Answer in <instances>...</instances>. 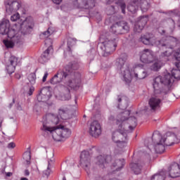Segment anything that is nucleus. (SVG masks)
<instances>
[{
	"label": "nucleus",
	"mask_w": 180,
	"mask_h": 180,
	"mask_svg": "<svg viewBox=\"0 0 180 180\" xmlns=\"http://www.w3.org/2000/svg\"><path fill=\"white\" fill-rule=\"evenodd\" d=\"M134 0L131 2L127 7L129 12L131 13H136L137 10L139 9V5L141 6V9L142 12H147L150 8V4L147 1V0Z\"/></svg>",
	"instance_id": "11"
},
{
	"label": "nucleus",
	"mask_w": 180,
	"mask_h": 180,
	"mask_svg": "<svg viewBox=\"0 0 180 180\" xmlns=\"http://www.w3.org/2000/svg\"><path fill=\"white\" fill-rule=\"evenodd\" d=\"M78 68H79L78 63L67 65L65 68L59 70L57 74L50 79V84L57 85V84L63 82V79L67 78L63 84L60 86L66 90L68 94L67 97L63 98V101H68V99L71 98L70 95V89L77 90L81 86V73L74 72L75 70H78Z\"/></svg>",
	"instance_id": "2"
},
{
	"label": "nucleus",
	"mask_w": 180,
	"mask_h": 180,
	"mask_svg": "<svg viewBox=\"0 0 180 180\" xmlns=\"http://www.w3.org/2000/svg\"><path fill=\"white\" fill-rule=\"evenodd\" d=\"M179 27H180V20H179Z\"/></svg>",
	"instance_id": "52"
},
{
	"label": "nucleus",
	"mask_w": 180,
	"mask_h": 180,
	"mask_svg": "<svg viewBox=\"0 0 180 180\" xmlns=\"http://www.w3.org/2000/svg\"><path fill=\"white\" fill-rule=\"evenodd\" d=\"M22 157H23V160H25L27 165H30V160L32 159L30 151H26L23 154Z\"/></svg>",
	"instance_id": "29"
},
{
	"label": "nucleus",
	"mask_w": 180,
	"mask_h": 180,
	"mask_svg": "<svg viewBox=\"0 0 180 180\" xmlns=\"http://www.w3.org/2000/svg\"><path fill=\"white\" fill-rule=\"evenodd\" d=\"M20 180H29V179L27 178H26V177H22L20 179Z\"/></svg>",
	"instance_id": "47"
},
{
	"label": "nucleus",
	"mask_w": 180,
	"mask_h": 180,
	"mask_svg": "<svg viewBox=\"0 0 180 180\" xmlns=\"http://www.w3.org/2000/svg\"><path fill=\"white\" fill-rule=\"evenodd\" d=\"M120 8H121V9H122V13H126V11L124 10V9H126V4H124V2H122V3H121L120 4Z\"/></svg>",
	"instance_id": "37"
},
{
	"label": "nucleus",
	"mask_w": 180,
	"mask_h": 180,
	"mask_svg": "<svg viewBox=\"0 0 180 180\" xmlns=\"http://www.w3.org/2000/svg\"><path fill=\"white\" fill-rule=\"evenodd\" d=\"M140 40L143 44H146V46H158V47H165L166 46L167 50L162 52L160 56V60L163 63L168 61V60H169V57L172 56L174 50L172 49V46H169L168 45V41L172 40V37H167L165 41H157L154 35L152 34H146L141 36Z\"/></svg>",
	"instance_id": "6"
},
{
	"label": "nucleus",
	"mask_w": 180,
	"mask_h": 180,
	"mask_svg": "<svg viewBox=\"0 0 180 180\" xmlns=\"http://www.w3.org/2000/svg\"><path fill=\"white\" fill-rule=\"evenodd\" d=\"M102 43L103 44V56H105V57H107V56L112 54V53H113V51L116 50V47H117L116 38H114L111 40L108 38L105 41H103Z\"/></svg>",
	"instance_id": "13"
},
{
	"label": "nucleus",
	"mask_w": 180,
	"mask_h": 180,
	"mask_svg": "<svg viewBox=\"0 0 180 180\" xmlns=\"http://www.w3.org/2000/svg\"><path fill=\"white\" fill-rule=\"evenodd\" d=\"M163 65L164 62L161 59H158L150 66V70L151 71H160Z\"/></svg>",
	"instance_id": "25"
},
{
	"label": "nucleus",
	"mask_w": 180,
	"mask_h": 180,
	"mask_svg": "<svg viewBox=\"0 0 180 180\" xmlns=\"http://www.w3.org/2000/svg\"><path fill=\"white\" fill-rule=\"evenodd\" d=\"M30 172H29V170H25V175H26V176H29V175H30Z\"/></svg>",
	"instance_id": "44"
},
{
	"label": "nucleus",
	"mask_w": 180,
	"mask_h": 180,
	"mask_svg": "<svg viewBox=\"0 0 180 180\" xmlns=\"http://www.w3.org/2000/svg\"><path fill=\"white\" fill-rule=\"evenodd\" d=\"M34 92V87L30 86L27 91V95H29V96H32V95H33Z\"/></svg>",
	"instance_id": "36"
},
{
	"label": "nucleus",
	"mask_w": 180,
	"mask_h": 180,
	"mask_svg": "<svg viewBox=\"0 0 180 180\" xmlns=\"http://www.w3.org/2000/svg\"><path fill=\"white\" fill-rule=\"evenodd\" d=\"M7 147H8V148H15V147H16V145L15 144V143L11 142L8 144Z\"/></svg>",
	"instance_id": "40"
},
{
	"label": "nucleus",
	"mask_w": 180,
	"mask_h": 180,
	"mask_svg": "<svg viewBox=\"0 0 180 180\" xmlns=\"http://www.w3.org/2000/svg\"><path fill=\"white\" fill-rule=\"evenodd\" d=\"M126 61H127V55L126 53H124L122 58L117 59L116 61V65L118 70H120V73L123 78V81L126 84H130L131 79L140 81L148 76V74L146 71H142L140 74L137 72L139 68H143V65L138 64L136 65L135 70H130V65Z\"/></svg>",
	"instance_id": "5"
},
{
	"label": "nucleus",
	"mask_w": 180,
	"mask_h": 180,
	"mask_svg": "<svg viewBox=\"0 0 180 180\" xmlns=\"http://www.w3.org/2000/svg\"><path fill=\"white\" fill-rule=\"evenodd\" d=\"M10 108H12V104H10Z\"/></svg>",
	"instance_id": "51"
},
{
	"label": "nucleus",
	"mask_w": 180,
	"mask_h": 180,
	"mask_svg": "<svg viewBox=\"0 0 180 180\" xmlns=\"http://www.w3.org/2000/svg\"><path fill=\"white\" fill-rule=\"evenodd\" d=\"M130 30V27H129V25L127 22L124 21H121L120 22H117L116 24H114L111 26L110 31L111 33H113V34H123V33H127Z\"/></svg>",
	"instance_id": "12"
},
{
	"label": "nucleus",
	"mask_w": 180,
	"mask_h": 180,
	"mask_svg": "<svg viewBox=\"0 0 180 180\" xmlns=\"http://www.w3.org/2000/svg\"><path fill=\"white\" fill-rule=\"evenodd\" d=\"M51 96L52 94L50 87H44L41 89L40 93L37 98L38 102H47Z\"/></svg>",
	"instance_id": "17"
},
{
	"label": "nucleus",
	"mask_w": 180,
	"mask_h": 180,
	"mask_svg": "<svg viewBox=\"0 0 180 180\" xmlns=\"http://www.w3.org/2000/svg\"><path fill=\"white\" fill-rule=\"evenodd\" d=\"M73 4L77 8H84L88 5V1L86 0H73Z\"/></svg>",
	"instance_id": "28"
},
{
	"label": "nucleus",
	"mask_w": 180,
	"mask_h": 180,
	"mask_svg": "<svg viewBox=\"0 0 180 180\" xmlns=\"http://www.w3.org/2000/svg\"><path fill=\"white\" fill-rule=\"evenodd\" d=\"M28 80L32 85L36 84V74L34 73H30L28 75Z\"/></svg>",
	"instance_id": "32"
},
{
	"label": "nucleus",
	"mask_w": 180,
	"mask_h": 180,
	"mask_svg": "<svg viewBox=\"0 0 180 180\" xmlns=\"http://www.w3.org/2000/svg\"><path fill=\"white\" fill-rule=\"evenodd\" d=\"M129 167L131 169V171H133V172H134V174L136 175H139V174H141V165H139L137 163H131L129 165Z\"/></svg>",
	"instance_id": "26"
},
{
	"label": "nucleus",
	"mask_w": 180,
	"mask_h": 180,
	"mask_svg": "<svg viewBox=\"0 0 180 180\" xmlns=\"http://www.w3.org/2000/svg\"><path fill=\"white\" fill-rule=\"evenodd\" d=\"M6 11L8 15L13 12H16L20 8V3L18 0H5Z\"/></svg>",
	"instance_id": "16"
},
{
	"label": "nucleus",
	"mask_w": 180,
	"mask_h": 180,
	"mask_svg": "<svg viewBox=\"0 0 180 180\" xmlns=\"http://www.w3.org/2000/svg\"><path fill=\"white\" fill-rule=\"evenodd\" d=\"M150 180H165V176L163 172L156 174L151 176Z\"/></svg>",
	"instance_id": "30"
},
{
	"label": "nucleus",
	"mask_w": 180,
	"mask_h": 180,
	"mask_svg": "<svg viewBox=\"0 0 180 180\" xmlns=\"http://www.w3.org/2000/svg\"><path fill=\"white\" fill-rule=\"evenodd\" d=\"M108 121L110 122V123H112V122H115V116L110 115L108 117Z\"/></svg>",
	"instance_id": "41"
},
{
	"label": "nucleus",
	"mask_w": 180,
	"mask_h": 180,
	"mask_svg": "<svg viewBox=\"0 0 180 180\" xmlns=\"http://www.w3.org/2000/svg\"><path fill=\"white\" fill-rule=\"evenodd\" d=\"M47 77H49V72H46L42 78L43 82H46V81H47Z\"/></svg>",
	"instance_id": "39"
},
{
	"label": "nucleus",
	"mask_w": 180,
	"mask_h": 180,
	"mask_svg": "<svg viewBox=\"0 0 180 180\" xmlns=\"http://www.w3.org/2000/svg\"><path fill=\"white\" fill-rule=\"evenodd\" d=\"M53 162V160H49L48 161V167L47 169L44 171V175H45V176H49L50 175V173L51 172V163Z\"/></svg>",
	"instance_id": "31"
},
{
	"label": "nucleus",
	"mask_w": 180,
	"mask_h": 180,
	"mask_svg": "<svg viewBox=\"0 0 180 180\" xmlns=\"http://www.w3.org/2000/svg\"><path fill=\"white\" fill-rule=\"evenodd\" d=\"M130 111L125 110L119 114L116 119V124L120 129H123L127 134L133 131L137 126V119L136 117H129Z\"/></svg>",
	"instance_id": "8"
},
{
	"label": "nucleus",
	"mask_w": 180,
	"mask_h": 180,
	"mask_svg": "<svg viewBox=\"0 0 180 180\" xmlns=\"http://www.w3.org/2000/svg\"><path fill=\"white\" fill-rule=\"evenodd\" d=\"M63 180H67V178H65V176H63Z\"/></svg>",
	"instance_id": "50"
},
{
	"label": "nucleus",
	"mask_w": 180,
	"mask_h": 180,
	"mask_svg": "<svg viewBox=\"0 0 180 180\" xmlns=\"http://www.w3.org/2000/svg\"><path fill=\"white\" fill-rule=\"evenodd\" d=\"M145 112H148V108L145 107L144 109L141 110L139 112H136V115H140L141 113H144Z\"/></svg>",
	"instance_id": "38"
},
{
	"label": "nucleus",
	"mask_w": 180,
	"mask_h": 180,
	"mask_svg": "<svg viewBox=\"0 0 180 180\" xmlns=\"http://www.w3.org/2000/svg\"><path fill=\"white\" fill-rule=\"evenodd\" d=\"M179 63H176V69H172L171 71V75L174 79H180V70L179 68Z\"/></svg>",
	"instance_id": "27"
},
{
	"label": "nucleus",
	"mask_w": 180,
	"mask_h": 180,
	"mask_svg": "<svg viewBox=\"0 0 180 180\" xmlns=\"http://www.w3.org/2000/svg\"><path fill=\"white\" fill-rule=\"evenodd\" d=\"M161 99L158 97H152L149 99L148 105L152 110L160 109L161 107Z\"/></svg>",
	"instance_id": "22"
},
{
	"label": "nucleus",
	"mask_w": 180,
	"mask_h": 180,
	"mask_svg": "<svg viewBox=\"0 0 180 180\" xmlns=\"http://www.w3.org/2000/svg\"><path fill=\"white\" fill-rule=\"evenodd\" d=\"M11 22H16L18 20H20V15L19 13H15L11 16Z\"/></svg>",
	"instance_id": "34"
},
{
	"label": "nucleus",
	"mask_w": 180,
	"mask_h": 180,
	"mask_svg": "<svg viewBox=\"0 0 180 180\" xmlns=\"http://www.w3.org/2000/svg\"><path fill=\"white\" fill-rule=\"evenodd\" d=\"M11 27V24L8 20H2L0 22V34H6L8 30Z\"/></svg>",
	"instance_id": "24"
},
{
	"label": "nucleus",
	"mask_w": 180,
	"mask_h": 180,
	"mask_svg": "<svg viewBox=\"0 0 180 180\" xmlns=\"http://www.w3.org/2000/svg\"><path fill=\"white\" fill-rule=\"evenodd\" d=\"M174 77L168 72L164 73L162 76L155 77L153 84L155 94H160L161 92V85L171 86L174 84Z\"/></svg>",
	"instance_id": "9"
},
{
	"label": "nucleus",
	"mask_w": 180,
	"mask_h": 180,
	"mask_svg": "<svg viewBox=\"0 0 180 180\" xmlns=\"http://www.w3.org/2000/svg\"><path fill=\"white\" fill-rule=\"evenodd\" d=\"M95 162L101 169L110 165L112 173L120 171L124 167V159H116L111 155H100L95 158Z\"/></svg>",
	"instance_id": "7"
},
{
	"label": "nucleus",
	"mask_w": 180,
	"mask_h": 180,
	"mask_svg": "<svg viewBox=\"0 0 180 180\" xmlns=\"http://www.w3.org/2000/svg\"><path fill=\"white\" fill-rule=\"evenodd\" d=\"M68 107L64 105L58 109V115L49 113L43 117L42 127L41 130L51 134L55 141H64L71 136L72 131L67 127H61L58 128L57 124L62 120H67L68 119Z\"/></svg>",
	"instance_id": "1"
},
{
	"label": "nucleus",
	"mask_w": 180,
	"mask_h": 180,
	"mask_svg": "<svg viewBox=\"0 0 180 180\" xmlns=\"http://www.w3.org/2000/svg\"><path fill=\"white\" fill-rule=\"evenodd\" d=\"M178 140H180L179 136L172 134L171 131L167 132L166 135L162 136L156 131L153 133L152 139L145 140V146L149 151L154 148L155 153L161 154L165 151V146L167 147L173 146L175 143H178Z\"/></svg>",
	"instance_id": "4"
},
{
	"label": "nucleus",
	"mask_w": 180,
	"mask_h": 180,
	"mask_svg": "<svg viewBox=\"0 0 180 180\" xmlns=\"http://www.w3.org/2000/svg\"><path fill=\"white\" fill-rule=\"evenodd\" d=\"M15 24L12 28H8L7 33V37L10 39H4L3 43L6 49H13L15 44H22L23 43L22 34H27L30 33L33 29L34 23L33 22V18L27 17L25 20Z\"/></svg>",
	"instance_id": "3"
},
{
	"label": "nucleus",
	"mask_w": 180,
	"mask_h": 180,
	"mask_svg": "<svg viewBox=\"0 0 180 180\" xmlns=\"http://www.w3.org/2000/svg\"><path fill=\"white\" fill-rule=\"evenodd\" d=\"M117 131L112 132V140L117 143L120 148H123L127 146V133L123 128H120L119 125Z\"/></svg>",
	"instance_id": "10"
},
{
	"label": "nucleus",
	"mask_w": 180,
	"mask_h": 180,
	"mask_svg": "<svg viewBox=\"0 0 180 180\" xmlns=\"http://www.w3.org/2000/svg\"><path fill=\"white\" fill-rule=\"evenodd\" d=\"M147 22H148V16H141L139 18L136 22L135 23L134 31L136 33H140L141 30L144 29V26L147 25Z\"/></svg>",
	"instance_id": "18"
},
{
	"label": "nucleus",
	"mask_w": 180,
	"mask_h": 180,
	"mask_svg": "<svg viewBox=\"0 0 180 180\" xmlns=\"http://www.w3.org/2000/svg\"><path fill=\"white\" fill-rule=\"evenodd\" d=\"M89 134L96 139L102 134V127L99 122L95 120L90 124L89 127Z\"/></svg>",
	"instance_id": "15"
},
{
	"label": "nucleus",
	"mask_w": 180,
	"mask_h": 180,
	"mask_svg": "<svg viewBox=\"0 0 180 180\" xmlns=\"http://www.w3.org/2000/svg\"><path fill=\"white\" fill-rule=\"evenodd\" d=\"M118 108H120V105H118Z\"/></svg>",
	"instance_id": "55"
},
{
	"label": "nucleus",
	"mask_w": 180,
	"mask_h": 180,
	"mask_svg": "<svg viewBox=\"0 0 180 180\" xmlns=\"http://www.w3.org/2000/svg\"><path fill=\"white\" fill-rule=\"evenodd\" d=\"M15 78L17 79H20V74H19V73L15 74Z\"/></svg>",
	"instance_id": "43"
},
{
	"label": "nucleus",
	"mask_w": 180,
	"mask_h": 180,
	"mask_svg": "<svg viewBox=\"0 0 180 180\" xmlns=\"http://www.w3.org/2000/svg\"><path fill=\"white\" fill-rule=\"evenodd\" d=\"M117 103L124 102V103H127V98L125 96H118L117 98Z\"/></svg>",
	"instance_id": "35"
},
{
	"label": "nucleus",
	"mask_w": 180,
	"mask_h": 180,
	"mask_svg": "<svg viewBox=\"0 0 180 180\" xmlns=\"http://www.w3.org/2000/svg\"><path fill=\"white\" fill-rule=\"evenodd\" d=\"M49 43H51H51H53V41L51 39H49Z\"/></svg>",
	"instance_id": "49"
},
{
	"label": "nucleus",
	"mask_w": 180,
	"mask_h": 180,
	"mask_svg": "<svg viewBox=\"0 0 180 180\" xmlns=\"http://www.w3.org/2000/svg\"><path fill=\"white\" fill-rule=\"evenodd\" d=\"M80 165L82 167L88 168L91 165V155L88 150H83L80 154Z\"/></svg>",
	"instance_id": "19"
},
{
	"label": "nucleus",
	"mask_w": 180,
	"mask_h": 180,
	"mask_svg": "<svg viewBox=\"0 0 180 180\" xmlns=\"http://www.w3.org/2000/svg\"><path fill=\"white\" fill-rule=\"evenodd\" d=\"M154 52L151 49H143L140 52V60L143 64H151L155 60Z\"/></svg>",
	"instance_id": "14"
},
{
	"label": "nucleus",
	"mask_w": 180,
	"mask_h": 180,
	"mask_svg": "<svg viewBox=\"0 0 180 180\" xmlns=\"http://www.w3.org/2000/svg\"><path fill=\"white\" fill-rule=\"evenodd\" d=\"M162 33H165V31L162 30Z\"/></svg>",
	"instance_id": "53"
},
{
	"label": "nucleus",
	"mask_w": 180,
	"mask_h": 180,
	"mask_svg": "<svg viewBox=\"0 0 180 180\" xmlns=\"http://www.w3.org/2000/svg\"><path fill=\"white\" fill-rule=\"evenodd\" d=\"M17 109L18 110H22V107L20 105H18Z\"/></svg>",
	"instance_id": "46"
},
{
	"label": "nucleus",
	"mask_w": 180,
	"mask_h": 180,
	"mask_svg": "<svg viewBox=\"0 0 180 180\" xmlns=\"http://www.w3.org/2000/svg\"><path fill=\"white\" fill-rule=\"evenodd\" d=\"M56 33V27H49L47 31L44 32L42 34H40L41 39H45V44H47L49 41V37L51 36V34H54Z\"/></svg>",
	"instance_id": "23"
},
{
	"label": "nucleus",
	"mask_w": 180,
	"mask_h": 180,
	"mask_svg": "<svg viewBox=\"0 0 180 180\" xmlns=\"http://www.w3.org/2000/svg\"><path fill=\"white\" fill-rule=\"evenodd\" d=\"M13 103H15V100L13 101Z\"/></svg>",
	"instance_id": "54"
},
{
	"label": "nucleus",
	"mask_w": 180,
	"mask_h": 180,
	"mask_svg": "<svg viewBox=\"0 0 180 180\" xmlns=\"http://www.w3.org/2000/svg\"><path fill=\"white\" fill-rule=\"evenodd\" d=\"M53 53V46H50L40 56L39 61L41 64H44V63H47L49 60H50V57L51 53Z\"/></svg>",
	"instance_id": "21"
},
{
	"label": "nucleus",
	"mask_w": 180,
	"mask_h": 180,
	"mask_svg": "<svg viewBox=\"0 0 180 180\" xmlns=\"http://www.w3.org/2000/svg\"><path fill=\"white\" fill-rule=\"evenodd\" d=\"M62 1L63 0H52V2H53V4H56V5H60Z\"/></svg>",
	"instance_id": "42"
},
{
	"label": "nucleus",
	"mask_w": 180,
	"mask_h": 180,
	"mask_svg": "<svg viewBox=\"0 0 180 180\" xmlns=\"http://www.w3.org/2000/svg\"><path fill=\"white\" fill-rule=\"evenodd\" d=\"M103 39V35H101L100 40L102 41Z\"/></svg>",
	"instance_id": "48"
},
{
	"label": "nucleus",
	"mask_w": 180,
	"mask_h": 180,
	"mask_svg": "<svg viewBox=\"0 0 180 180\" xmlns=\"http://www.w3.org/2000/svg\"><path fill=\"white\" fill-rule=\"evenodd\" d=\"M6 176H12V172L6 173Z\"/></svg>",
	"instance_id": "45"
},
{
	"label": "nucleus",
	"mask_w": 180,
	"mask_h": 180,
	"mask_svg": "<svg viewBox=\"0 0 180 180\" xmlns=\"http://www.w3.org/2000/svg\"><path fill=\"white\" fill-rule=\"evenodd\" d=\"M9 64L6 65V71L11 75L15 72V70H16V65H18V58L15 56H11L9 58Z\"/></svg>",
	"instance_id": "20"
},
{
	"label": "nucleus",
	"mask_w": 180,
	"mask_h": 180,
	"mask_svg": "<svg viewBox=\"0 0 180 180\" xmlns=\"http://www.w3.org/2000/svg\"><path fill=\"white\" fill-rule=\"evenodd\" d=\"M75 41H77V39L75 38H69L68 40V47L69 51H71V48L70 46L75 44Z\"/></svg>",
	"instance_id": "33"
}]
</instances>
